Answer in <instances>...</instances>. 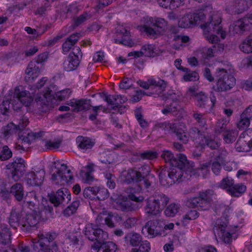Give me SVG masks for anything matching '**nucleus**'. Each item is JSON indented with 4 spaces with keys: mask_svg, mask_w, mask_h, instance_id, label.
<instances>
[{
    "mask_svg": "<svg viewBox=\"0 0 252 252\" xmlns=\"http://www.w3.org/2000/svg\"><path fill=\"white\" fill-rule=\"evenodd\" d=\"M171 166L181 169L183 171V170L191 169L193 167V163L189 162L185 155L179 154L178 158H175L174 160H172Z\"/></svg>",
    "mask_w": 252,
    "mask_h": 252,
    "instance_id": "23",
    "label": "nucleus"
},
{
    "mask_svg": "<svg viewBox=\"0 0 252 252\" xmlns=\"http://www.w3.org/2000/svg\"><path fill=\"white\" fill-rule=\"evenodd\" d=\"M24 215V212L21 208L13 207L12 208L9 217L8 218V223L11 227L14 229H16L18 226L21 227L22 219Z\"/></svg>",
    "mask_w": 252,
    "mask_h": 252,
    "instance_id": "16",
    "label": "nucleus"
},
{
    "mask_svg": "<svg viewBox=\"0 0 252 252\" xmlns=\"http://www.w3.org/2000/svg\"><path fill=\"white\" fill-rule=\"evenodd\" d=\"M79 201L75 200L64 210V216L69 217L74 214L79 206Z\"/></svg>",
    "mask_w": 252,
    "mask_h": 252,
    "instance_id": "52",
    "label": "nucleus"
},
{
    "mask_svg": "<svg viewBox=\"0 0 252 252\" xmlns=\"http://www.w3.org/2000/svg\"><path fill=\"white\" fill-rule=\"evenodd\" d=\"M166 21L160 18H150L143 26L144 31L149 36L156 38L166 26Z\"/></svg>",
    "mask_w": 252,
    "mask_h": 252,
    "instance_id": "7",
    "label": "nucleus"
},
{
    "mask_svg": "<svg viewBox=\"0 0 252 252\" xmlns=\"http://www.w3.org/2000/svg\"><path fill=\"white\" fill-rule=\"evenodd\" d=\"M251 120L252 119L246 116L245 114H242L240 120L237 124L238 128L240 129L247 128L250 126Z\"/></svg>",
    "mask_w": 252,
    "mask_h": 252,
    "instance_id": "61",
    "label": "nucleus"
},
{
    "mask_svg": "<svg viewBox=\"0 0 252 252\" xmlns=\"http://www.w3.org/2000/svg\"><path fill=\"white\" fill-rule=\"evenodd\" d=\"M209 163L200 164L197 168L196 171L199 175H201L203 178H206L209 174Z\"/></svg>",
    "mask_w": 252,
    "mask_h": 252,
    "instance_id": "62",
    "label": "nucleus"
},
{
    "mask_svg": "<svg viewBox=\"0 0 252 252\" xmlns=\"http://www.w3.org/2000/svg\"><path fill=\"white\" fill-rule=\"evenodd\" d=\"M48 198L51 204L55 207H58L63 201V188H61L57 191L48 193Z\"/></svg>",
    "mask_w": 252,
    "mask_h": 252,
    "instance_id": "26",
    "label": "nucleus"
},
{
    "mask_svg": "<svg viewBox=\"0 0 252 252\" xmlns=\"http://www.w3.org/2000/svg\"><path fill=\"white\" fill-rule=\"evenodd\" d=\"M181 109V107L179 104V101H173L169 105H167L162 110L161 112L163 114L167 115L172 114L177 111H179Z\"/></svg>",
    "mask_w": 252,
    "mask_h": 252,
    "instance_id": "42",
    "label": "nucleus"
},
{
    "mask_svg": "<svg viewBox=\"0 0 252 252\" xmlns=\"http://www.w3.org/2000/svg\"><path fill=\"white\" fill-rule=\"evenodd\" d=\"M216 77L217 82L213 88L215 91L218 92L229 90L236 84V80L234 76L223 68H217Z\"/></svg>",
    "mask_w": 252,
    "mask_h": 252,
    "instance_id": "5",
    "label": "nucleus"
},
{
    "mask_svg": "<svg viewBox=\"0 0 252 252\" xmlns=\"http://www.w3.org/2000/svg\"><path fill=\"white\" fill-rule=\"evenodd\" d=\"M189 138H190L193 141L201 145L202 140L205 138V136L202 132L196 127L190 128L189 131Z\"/></svg>",
    "mask_w": 252,
    "mask_h": 252,
    "instance_id": "32",
    "label": "nucleus"
},
{
    "mask_svg": "<svg viewBox=\"0 0 252 252\" xmlns=\"http://www.w3.org/2000/svg\"><path fill=\"white\" fill-rule=\"evenodd\" d=\"M191 14L184 15L178 21V26L182 28H188L192 27Z\"/></svg>",
    "mask_w": 252,
    "mask_h": 252,
    "instance_id": "48",
    "label": "nucleus"
},
{
    "mask_svg": "<svg viewBox=\"0 0 252 252\" xmlns=\"http://www.w3.org/2000/svg\"><path fill=\"white\" fill-rule=\"evenodd\" d=\"M158 177L160 184L165 187H169L173 184V181L169 175L168 168L161 169L159 174Z\"/></svg>",
    "mask_w": 252,
    "mask_h": 252,
    "instance_id": "30",
    "label": "nucleus"
},
{
    "mask_svg": "<svg viewBox=\"0 0 252 252\" xmlns=\"http://www.w3.org/2000/svg\"><path fill=\"white\" fill-rule=\"evenodd\" d=\"M180 206L178 204L172 203L164 210V214L168 217H173L178 212Z\"/></svg>",
    "mask_w": 252,
    "mask_h": 252,
    "instance_id": "54",
    "label": "nucleus"
},
{
    "mask_svg": "<svg viewBox=\"0 0 252 252\" xmlns=\"http://www.w3.org/2000/svg\"><path fill=\"white\" fill-rule=\"evenodd\" d=\"M220 145V143L219 140H215L209 137H205L203 140H202L201 146H207L212 150L217 149Z\"/></svg>",
    "mask_w": 252,
    "mask_h": 252,
    "instance_id": "47",
    "label": "nucleus"
},
{
    "mask_svg": "<svg viewBox=\"0 0 252 252\" xmlns=\"http://www.w3.org/2000/svg\"><path fill=\"white\" fill-rule=\"evenodd\" d=\"M80 37V33H75L70 35L64 42V52H68L76 43Z\"/></svg>",
    "mask_w": 252,
    "mask_h": 252,
    "instance_id": "39",
    "label": "nucleus"
},
{
    "mask_svg": "<svg viewBox=\"0 0 252 252\" xmlns=\"http://www.w3.org/2000/svg\"><path fill=\"white\" fill-rule=\"evenodd\" d=\"M97 187L86 188L83 191V196L85 198L93 199L96 198Z\"/></svg>",
    "mask_w": 252,
    "mask_h": 252,
    "instance_id": "59",
    "label": "nucleus"
},
{
    "mask_svg": "<svg viewBox=\"0 0 252 252\" xmlns=\"http://www.w3.org/2000/svg\"><path fill=\"white\" fill-rule=\"evenodd\" d=\"M116 204L118 209L124 212H129L134 210V207L132 203L124 197L118 198L116 201Z\"/></svg>",
    "mask_w": 252,
    "mask_h": 252,
    "instance_id": "31",
    "label": "nucleus"
},
{
    "mask_svg": "<svg viewBox=\"0 0 252 252\" xmlns=\"http://www.w3.org/2000/svg\"><path fill=\"white\" fill-rule=\"evenodd\" d=\"M10 193L13 195L17 200L21 201L24 196V189L20 183H16L10 189Z\"/></svg>",
    "mask_w": 252,
    "mask_h": 252,
    "instance_id": "36",
    "label": "nucleus"
},
{
    "mask_svg": "<svg viewBox=\"0 0 252 252\" xmlns=\"http://www.w3.org/2000/svg\"><path fill=\"white\" fill-rule=\"evenodd\" d=\"M150 167L147 165L142 166L137 169H129L126 181L127 183H136L141 189L144 188L148 189L151 186L152 180L155 179V176L150 174Z\"/></svg>",
    "mask_w": 252,
    "mask_h": 252,
    "instance_id": "3",
    "label": "nucleus"
},
{
    "mask_svg": "<svg viewBox=\"0 0 252 252\" xmlns=\"http://www.w3.org/2000/svg\"><path fill=\"white\" fill-rule=\"evenodd\" d=\"M12 156V152L7 146L2 145V147L0 150V160L5 161L10 158Z\"/></svg>",
    "mask_w": 252,
    "mask_h": 252,
    "instance_id": "56",
    "label": "nucleus"
},
{
    "mask_svg": "<svg viewBox=\"0 0 252 252\" xmlns=\"http://www.w3.org/2000/svg\"><path fill=\"white\" fill-rule=\"evenodd\" d=\"M246 0H234L232 4L228 5L226 10L231 13H240L247 9Z\"/></svg>",
    "mask_w": 252,
    "mask_h": 252,
    "instance_id": "22",
    "label": "nucleus"
},
{
    "mask_svg": "<svg viewBox=\"0 0 252 252\" xmlns=\"http://www.w3.org/2000/svg\"><path fill=\"white\" fill-rule=\"evenodd\" d=\"M14 96L25 106L30 105L33 100V98L30 96V94L29 92L26 91H20L19 89L15 90Z\"/></svg>",
    "mask_w": 252,
    "mask_h": 252,
    "instance_id": "24",
    "label": "nucleus"
},
{
    "mask_svg": "<svg viewBox=\"0 0 252 252\" xmlns=\"http://www.w3.org/2000/svg\"><path fill=\"white\" fill-rule=\"evenodd\" d=\"M57 236V234L55 232H45L39 235V240L38 243L40 249L38 252H58V247L56 243H54L52 246L46 245L43 241L50 242L54 240Z\"/></svg>",
    "mask_w": 252,
    "mask_h": 252,
    "instance_id": "10",
    "label": "nucleus"
},
{
    "mask_svg": "<svg viewBox=\"0 0 252 252\" xmlns=\"http://www.w3.org/2000/svg\"><path fill=\"white\" fill-rule=\"evenodd\" d=\"M164 222L161 220L156 219L148 221L143 227L142 232L147 233L151 237L164 235Z\"/></svg>",
    "mask_w": 252,
    "mask_h": 252,
    "instance_id": "8",
    "label": "nucleus"
},
{
    "mask_svg": "<svg viewBox=\"0 0 252 252\" xmlns=\"http://www.w3.org/2000/svg\"><path fill=\"white\" fill-rule=\"evenodd\" d=\"M216 195L212 189L200 191L197 197L189 199L186 203L189 208H197L202 210H209Z\"/></svg>",
    "mask_w": 252,
    "mask_h": 252,
    "instance_id": "4",
    "label": "nucleus"
},
{
    "mask_svg": "<svg viewBox=\"0 0 252 252\" xmlns=\"http://www.w3.org/2000/svg\"><path fill=\"white\" fill-rule=\"evenodd\" d=\"M63 100L62 91H58L57 86L51 84L46 88L42 96H38L36 101L42 112L46 113Z\"/></svg>",
    "mask_w": 252,
    "mask_h": 252,
    "instance_id": "1",
    "label": "nucleus"
},
{
    "mask_svg": "<svg viewBox=\"0 0 252 252\" xmlns=\"http://www.w3.org/2000/svg\"><path fill=\"white\" fill-rule=\"evenodd\" d=\"M138 84L143 88L152 91L150 94H159L163 92L167 87V83L163 80L158 79V80L155 79H149L147 82L139 80Z\"/></svg>",
    "mask_w": 252,
    "mask_h": 252,
    "instance_id": "9",
    "label": "nucleus"
},
{
    "mask_svg": "<svg viewBox=\"0 0 252 252\" xmlns=\"http://www.w3.org/2000/svg\"><path fill=\"white\" fill-rule=\"evenodd\" d=\"M151 196L162 210H163L169 200L166 195L160 191L154 192Z\"/></svg>",
    "mask_w": 252,
    "mask_h": 252,
    "instance_id": "27",
    "label": "nucleus"
},
{
    "mask_svg": "<svg viewBox=\"0 0 252 252\" xmlns=\"http://www.w3.org/2000/svg\"><path fill=\"white\" fill-rule=\"evenodd\" d=\"M11 233L9 229L5 225L1 226V230L0 231V244L7 245L11 242Z\"/></svg>",
    "mask_w": 252,
    "mask_h": 252,
    "instance_id": "38",
    "label": "nucleus"
},
{
    "mask_svg": "<svg viewBox=\"0 0 252 252\" xmlns=\"http://www.w3.org/2000/svg\"><path fill=\"white\" fill-rule=\"evenodd\" d=\"M26 73L27 76L26 79L28 78L29 80H34L40 74V69L34 61H31L26 69Z\"/></svg>",
    "mask_w": 252,
    "mask_h": 252,
    "instance_id": "28",
    "label": "nucleus"
},
{
    "mask_svg": "<svg viewBox=\"0 0 252 252\" xmlns=\"http://www.w3.org/2000/svg\"><path fill=\"white\" fill-rule=\"evenodd\" d=\"M196 105L199 108H206L209 102V98L202 92H200L194 97Z\"/></svg>",
    "mask_w": 252,
    "mask_h": 252,
    "instance_id": "41",
    "label": "nucleus"
},
{
    "mask_svg": "<svg viewBox=\"0 0 252 252\" xmlns=\"http://www.w3.org/2000/svg\"><path fill=\"white\" fill-rule=\"evenodd\" d=\"M78 149L83 152H89L94 145V142L88 137L79 136L76 139Z\"/></svg>",
    "mask_w": 252,
    "mask_h": 252,
    "instance_id": "21",
    "label": "nucleus"
},
{
    "mask_svg": "<svg viewBox=\"0 0 252 252\" xmlns=\"http://www.w3.org/2000/svg\"><path fill=\"white\" fill-rule=\"evenodd\" d=\"M228 224V221L225 218L218 219L214 228V232L216 236L217 234L218 236L222 237L225 243L229 244L232 240V235L229 232L225 233Z\"/></svg>",
    "mask_w": 252,
    "mask_h": 252,
    "instance_id": "12",
    "label": "nucleus"
},
{
    "mask_svg": "<svg viewBox=\"0 0 252 252\" xmlns=\"http://www.w3.org/2000/svg\"><path fill=\"white\" fill-rule=\"evenodd\" d=\"M6 167L7 169L11 170L13 179L17 181L24 174L25 167L24 160L22 158H17L7 164Z\"/></svg>",
    "mask_w": 252,
    "mask_h": 252,
    "instance_id": "14",
    "label": "nucleus"
},
{
    "mask_svg": "<svg viewBox=\"0 0 252 252\" xmlns=\"http://www.w3.org/2000/svg\"><path fill=\"white\" fill-rule=\"evenodd\" d=\"M19 132L16 124L10 123L6 126H3L0 130V137L4 139H8L14 133Z\"/></svg>",
    "mask_w": 252,
    "mask_h": 252,
    "instance_id": "29",
    "label": "nucleus"
},
{
    "mask_svg": "<svg viewBox=\"0 0 252 252\" xmlns=\"http://www.w3.org/2000/svg\"><path fill=\"white\" fill-rule=\"evenodd\" d=\"M53 214V208L51 206L45 205L38 211L39 220H46L51 218Z\"/></svg>",
    "mask_w": 252,
    "mask_h": 252,
    "instance_id": "43",
    "label": "nucleus"
},
{
    "mask_svg": "<svg viewBox=\"0 0 252 252\" xmlns=\"http://www.w3.org/2000/svg\"><path fill=\"white\" fill-rule=\"evenodd\" d=\"M238 135V131L236 129H228L222 134V137L224 142L230 144L234 142Z\"/></svg>",
    "mask_w": 252,
    "mask_h": 252,
    "instance_id": "34",
    "label": "nucleus"
},
{
    "mask_svg": "<svg viewBox=\"0 0 252 252\" xmlns=\"http://www.w3.org/2000/svg\"><path fill=\"white\" fill-rule=\"evenodd\" d=\"M52 183L59 186L63 185V163L59 161L55 162L52 169Z\"/></svg>",
    "mask_w": 252,
    "mask_h": 252,
    "instance_id": "17",
    "label": "nucleus"
},
{
    "mask_svg": "<svg viewBox=\"0 0 252 252\" xmlns=\"http://www.w3.org/2000/svg\"><path fill=\"white\" fill-rule=\"evenodd\" d=\"M117 245L112 242L103 244L98 248L97 252H116Z\"/></svg>",
    "mask_w": 252,
    "mask_h": 252,
    "instance_id": "50",
    "label": "nucleus"
},
{
    "mask_svg": "<svg viewBox=\"0 0 252 252\" xmlns=\"http://www.w3.org/2000/svg\"><path fill=\"white\" fill-rule=\"evenodd\" d=\"M246 190V186L242 184H234L229 193L233 197H239Z\"/></svg>",
    "mask_w": 252,
    "mask_h": 252,
    "instance_id": "44",
    "label": "nucleus"
},
{
    "mask_svg": "<svg viewBox=\"0 0 252 252\" xmlns=\"http://www.w3.org/2000/svg\"><path fill=\"white\" fill-rule=\"evenodd\" d=\"M10 101L8 99L4 100L0 105V116H2L4 119H7V112L9 110ZM2 120L0 119V122Z\"/></svg>",
    "mask_w": 252,
    "mask_h": 252,
    "instance_id": "57",
    "label": "nucleus"
},
{
    "mask_svg": "<svg viewBox=\"0 0 252 252\" xmlns=\"http://www.w3.org/2000/svg\"><path fill=\"white\" fill-rule=\"evenodd\" d=\"M125 240L127 244L132 247L138 246L142 242L141 235L136 233H129L125 236Z\"/></svg>",
    "mask_w": 252,
    "mask_h": 252,
    "instance_id": "35",
    "label": "nucleus"
},
{
    "mask_svg": "<svg viewBox=\"0 0 252 252\" xmlns=\"http://www.w3.org/2000/svg\"><path fill=\"white\" fill-rule=\"evenodd\" d=\"M221 19L217 15H213L210 17V22H208L204 24L201 27L203 28L204 32L211 33L209 36H207L209 41L213 44V48H218L219 51L223 50V46L222 44L218 43L219 37L215 34H220L222 38L225 37V33L222 30L220 25Z\"/></svg>",
    "mask_w": 252,
    "mask_h": 252,
    "instance_id": "2",
    "label": "nucleus"
},
{
    "mask_svg": "<svg viewBox=\"0 0 252 252\" xmlns=\"http://www.w3.org/2000/svg\"><path fill=\"white\" fill-rule=\"evenodd\" d=\"M252 25V14L235 21L233 26V32L236 34H241L249 30Z\"/></svg>",
    "mask_w": 252,
    "mask_h": 252,
    "instance_id": "15",
    "label": "nucleus"
},
{
    "mask_svg": "<svg viewBox=\"0 0 252 252\" xmlns=\"http://www.w3.org/2000/svg\"><path fill=\"white\" fill-rule=\"evenodd\" d=\"M168 170L171 179L173 181V184L177 182H180L181 181L183 176V171L181 169L172 166L171 168H168Z\"/></svg>",
    "mask_w": 252,
    "mask_h": 252,
    "instance_id": "40",
    "label": "nucleus"
},
{
    "mask_svg": "<svg viewBox=\"0 0 252 252\" xmlns=\"http://www.w3.org/2000/svg\"><path fill=\"white\" fill-rule=\"evenodd\" d=\"M142 50L144 54L147 57H154L157 53L155 52V47L153 44H147L142 46Z\"/></svg>",
    "mask_w": 252,
    "mask_h": 252,
    "instance_id": "63",
    "label": "nucleus"
},
{
    "mask_svg": "<svg viewBox=\"0 0 252 252\" xmlns=\"http://www.w3.org/2000/svg\"><path fill=\"white\" fill-rule=\"evenodd\" d=\"M146 203L145 212L148 216H157L162 211L157 203L153 200L151 196L147 198L146 200Z\"/></svg>",
    "mask_w": 252,
    "mask_h": 252,
    "instance_id": "20",
    "label": "nucleus"
},
{
    "mask_svg": "<svg viewBox=\"0 0 252 252\" xmlns=\"http://www.w3.org/2000/svg\"><path fill=\"white\" fill-rule=\"evenodd\" d=\"M150 249V243L147 241H144L141 242L138 249L133 248L131 252H149Z\"/></svg>",
    "mask_w": 252,
    "mask_h": 252,
    "instance_id": "64",
    "label": "nucleus"
},
{
    "mask_svg": "<svg viewBox=\"0 0 252 252\" xmlns=\"http://www.w3.org/2000/svg\"><path fill=\"white\" fill-rule=\"evenodd\" d=\"M104 176L107 180L106 185L110 189H114L116 187V178L115 176L109 172L104 173Z\"/></svg>",
    "mask_w": 252,
    "mask_h": 252,
    "instance_id": "55",
    "label": "nucleus"
},
{
    "mask_svg": "<svg viewBox=\"0 0 252 252\" xmlns=\"http://www.w3.org/2000/svg\"><path fill=\"white\" fill-rule=\"evenodd\" d=\"M171 133L174 134L177 139L184 144L188 143L189 140V133L183 129L179 124L175 123Z\"/></svg>",
    "mask_w": 252,
    "mask_h": 252,
    "instance_id": "25",
    "label": "nucleus"
},
{
    "mask_svg": "<svg viewBox=\"0 0 252 252\" xmlns=\"http://www.w3.org/2000/svg\"><path fill=\"white\" fill-rule=\"evenodd\" d=\"M252 148V129L248 130L246 133L241 134L236 144V148L239 152L250 151Z\"/></svg>",
    "mask_w": 252,
    "mask_h": 252,
    "instance_id": "13",
    "label": "nucleus"
},
{
    "mask_svg": "<svg viewBox=\"0 0 252 252\" xmlns=\"http://www.w3.org/2000/svg\"><path fill=\"white\" fill-rule=\"evenodd\" d=\"M78 239L73 233L66 234L64 239V252H74L75 249L78 248Z\"/></svg>",
    "mask_w": 252,
    "mask_h": 252,
    "instance_id": "19",
    "label": "nucleus"
},
{
    "mask_svg": "<svg viewBox=\"0 0 252 252\" xmlns=\"http://www.w3.org/2000/svg\"><path fill=\"white\" fill-rule=\"evenodd\" d=\"M229 123V119L222 118L218 120L216 127L215 128V132L216 134L219 135L222 134L228 130L227 126Z\"/></svg>",
    "mask_w": 252,
    "mask_h": 252,
    "instance_id": "33",
    "label": "nucleus"
},
{
    "mask_svg": "<svg viewBox=\"0 0 252 252\" xmlns=\"http://www.w3.org/2000/svg\"><path fill=\"white\" fill-rule=\"evenodd\" d=\"M175 123H170L169 122H165L163 123H159L156 125L157 129H161L165 131L171 132Z\"/></svg>",
    "mask_w": 252,
    "mask_h": 252,
    "instance_id": "60",
    "label": "nucleus"
},
{
    "mask_svg": "<svg viewBox=\"0 0 252 252\" xmlns=\"http://www.w3.org/2000/svg\"><path fill=\"white\" fill-rule=\"evenodd\" d=\"M67 61L68 62V64L65 67V69L67 71H70L75 70L77 68L80 63V58L74 55H69Z\"/></svg>",
    "mask_w": 252,
    "mask_h": 252,
    "instance_id": "45",
    "label": "nucleus"
},
{
    "mask_svg": "<svg viewBox=\"0 0 252 252\" xmlns=\"http://www.w3.org/2000/svg\"><path fill=\"white\" fill-rule=\"evenodd\" d=\"M121 32L123 34V37L122 38V44L125 46L132 47L134 43L130 37V32L125 28L122 29Z\"/></svg>",
    "mask_w": 252,
    "mask_h": 252,
    "instance_id": "53",
    "label": "nucleus"
},
{
    "mask_svg": "<svg viewBox=\"0 0 252 252\" xmlns=\"http://www.w3.org/2000/svg\"><path fill=\"white\" fill-rule=\"evenodd\" d=\"M122 220V218L121 216L112 212L109 213L104 220L105 223L110 228H114L116 226L114 221L119 222Z\"/></svg>",
    "mask_w": 252,
    "mask_h": 252,
    "instance_id": "37",
    "label": "nucleus"
},
{
    "mask_svg": "<svg viewBox=\"0 0 252 252\" xmlns=\"http://www.w3.org/2000/svg\"><path fill=\"white\" fill-rule=\"evenodd\" d=\"M240 49L245 53H252V34L240 44Z\"/></svg>",
    "mask_w": 252,
    "mask_h": 252,
    "instance_id": "49",
    "label": "nucleus"
},
{
    "mask_svg": "<svg viewBox=\"0 0 252 252\" xmlns=\"http://www.w3.org/2000/svg\"><path fill=\"white\" fill-rule=\"evenodd\" d=\"M84 234L91 241H96L97 245L92 248L98 251V248L103 244L107 243L105 240L108 238V234L97 225L92 223L87 224L85 227Z\"/></svg>",
    "mask_w": 252,
    "mask_h": 252,
    "instance_id": "6",
    "label": "nucleus"
},
{
    "mask_svg": "<svg viewBox=\"0 0 252 252\" xmlns=\"http://www.w3.org/2000/svg\"><path fill=\"white\" fill-rule=\"evenodd\" d=\"M39 222V217L36 212L27 213L22 219L21 229L23 231L30 232L32 229H37V224Z\"/></svg>",
    "mask_w": 252,
    "mask_h": 252,
    "instance_id": "11",
    "label": "nucleus"
},
{
    "mask_svg": "<svg viewBox=\"0 0 252 252\" xmlns=\"http://www.w3.org/2000/svg\"><path fill=\"white\" fill-rule=\"evenodd\" d=\"M45 174L43 170L31 172L27 176V182L30 186H40L43 181Z\"/></svg>",
    "mask_w": 252,
    "mask_h": 252,
    "instance_id": "18",
    "label": "nucleus"
},
{
    "mask_svg": "<svg viewBox=\"0 0 252 252\" xmlns=\"http://www.w3.org/2000/svg\"><path fill=\"white\" fill-rule=\"evenodd\" d=\"M221 160V157L220 155L217 156L211 164V168L213 172L216 175H219L221 170L222 167L220 161Z\"/></svg>",
    "mask_w": 252,
    "mask_h": 252,
    "instance_id": "51",
    "label": "nucleus"
},
{
    "mask_svg": "<svg viewBox=\"0 0 252 252\" xmlns=\"http://www.w3.org/2000/svg\"><path fill=\"white\" fill-rule=\"evenodd\" d=\"M91 100L87 99H80L77 101V107L74 109V112H79L82 111H87L93 106L91 104Z\"/></svg>",
    "mask_w": 252,
    "mask_h": 252,
    "instance_id": "46",
    "label": "nucleus"
},
{
    "mask_svg": "<svg viewBox=\"0 0 252 252\" xmlns=\"http://www.w3.org/2000/svg\"><path fill=\"white\" fill-rule=\"evenodd\" d=\"M234 184V181L230 177H227L224 178L220 182L219 187L223 189H225L229 193V189L232 188Z\"/></svg>",
    "mask_w": 252,
    "mask_h": 252,
    "instance_id": "58",
    "label": "nucleus"
}]
</instances>
